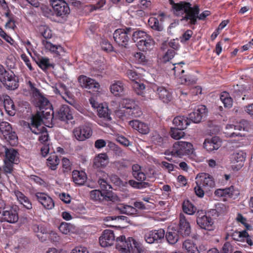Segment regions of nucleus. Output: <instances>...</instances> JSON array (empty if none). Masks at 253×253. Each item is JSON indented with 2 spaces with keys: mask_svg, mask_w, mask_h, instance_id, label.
I'll return each mask as SVG.
<instances>
[{
  "mask_svg": "<svg viewBox=\"0 0 253 253\" xmlns=\"http://www.w3.org/2000/svg\"><path fill=\"white\" fill-rule=\"evenodd\" d=\"M196 184V185L194 187V191L196 195L199 197H203L205 194V191L208 190L205 189L202 185H200L197 183Z\"/></svg>",
  "mask_w": 253,
  "mask_h": 253,
  "instance_id": "63",
  "label": "nucleus"
},
{
  "mask_svg": "<svg viewBox=\"0 0 253 253\" xmlns=\"http://www.w3.org/2000/svg\"><path fill=\"white\" fill-rule=\"evenodd\" d=\"M154 45V41L151 36L148 35L147 38L141 39L136 45L138 48L142 51H146L150 50L153 48Z\"/></svg>",
  "mask_w": 253,
  "mask_h": 253,
  "instance_id": "24",
  "label": "nucleus"
},
{
  "mask_svg": "<svg viewBox=\"0 0 253 253\" xmlns=\"http://www.w3.org/2000/svg\"><path fill=\"white\" fill-rule=\"evenodd\" d=\"M4 138L11 146H15L18 143V137L14 131H11L8 135L4 136Z\"/></svg>",
  "mask_w": 253,
  "mask_h": 253,
  "instance_id": "53",
  "label": "nucleus"
},
{
  "mask_svg": "<svg viewBox=\"0 0 253 253\" xmlns=\"http://www.w3.org/2000/svg\"><path fill=\"white\" fill-rule=\"evenodd\" d=\"M182 248L186 251L187 253H200L197 247L191 240H186L183 242Z\"/></svg>",
  "mask_w": 253,
  "mask_h": 253,
  "instance_id": "35",
  "label": "nucleus"
},
{
  "mask_svg": "<svg viewBox=\"0 0 253 253\" xmlns=\"http://www.w3.org/2000/svg\"><path fill=\"white\" fill-rule=\"evenodd\" d=\"M116 247L121 253H141L144 251L141 243L132 237L126 239L124 235L116 238Z\"/></svg>",
  "mask_w": 253,
  "mask_h": 253,
  "instance_id": "2",
  "label": "nucleus"
},
{
  "mask_svg": "<svg viewBox=\"0 0 253 253\" xmlns=\"http://www.w3.org/2000/svg\"><path fill=\"white\" fill-rule=\"evenodd\" d=\"M134 58L136 62L142 65L146 64L148 62L145 55L140 52L135 53L134 54Z\"/></svg>",
  "mask_w": 253,
  "mask_h": 253,
  "instance_id": "55",
  "label": "nucleus"
},
{
  "mask_svg": "<svg viewBox=\"0 0 253 253\" xmlns=\"http://www.w3.org/2000/svg\"><path fill=\"white\" fill-rule=\"evenodd\" d=\"M183 130L178 127H171L170 132L171 137L175 139H179L183 137L185 133L182 131Z\"/></svg>",
  "mask_w": 253,
  "mask_h": 253,
  "instance_id": "51",
  "label": "nucleus"
},
{
  "mask_svg": "<svg viewBox=\"0 0 253 253\" xmlns=\"http://www.w3.org/2000/svg\"><path fill=\"white\" fill-rule=\"evenodd\" d=\"M78 81L83 88L92 89L93 91L97 90L100 88L99 83L86 76L81 75L79 76Z\"/></svg>",
  "mask_w": 253,
  "mask_h": 253,
  "instance_id": "14",
  "label": "nucleus"
},
{
  "mask_svg": "<svg viewBox=\"0 0 253 253\" xmlns=\"http://www.w3.org/2000/svg\"><path fill=\"white\" fill-rule=\"evenodd\" d=\"M198 216L196 221H199L200 219L202 221H213L219 216L218 212L215 209H212L207 213H204L201 211V212L198 211Z\"/></svg>",
  "mask_w": 253,
  "mask_h": 253,
  "instance_id": "22",
  "label": "nucleus"
},
{
  "mask_svg": "<svg viewBox=\"0 0 253 253\" xmlns=\"http://www.w3.org/2000/svg\"><path fill=\"white\" fill-rule=\"evenodd\" d=\"M64 128H68L75 124L72 111L68 106L64 104Z\"/></svg>",
  "mask_w": 253,
  "mask_h": 253,
  "instance_id": "31",
  "label": "nucleus"
},
{
  "mask_svg": "<svg viewBox=\"0 0 253 253\" xmlns=\"http://www.w3.org/2000/svg\"><path fill=\"white\" fill-rule=\"evenodd\" d=\"M193 145L191 143L179 141L173 144L172 149L169 153L173 156L181 158L191 153Z\"/></svg>",
  "mask_w": 253,
  "mask_h": 253,
  "instance_id": "7",
  "label": "nucleus"
},
{
  "mask_svg": "<svg viewBox=\"0 0 253 253\" xmlns=\"http://www.w3.org/2000/svg\"><path fill=\"white\" fill-rule=\"evenodd\" d=\"M126 113L130 117L132 118L139 117L142 115V112L140 107L135 105L130 110H127L126 111Z\"/></svg>",
  "mask_w": 253,
  "mask_h": 253,
  "instance_id": "50",
  "label": "nucleus"
},
{
  "mask_svg": "<svg viewBox=\"0 0 253 253\" xmlns=\"http://www.w3.org/2000/svg\"><path fill=\"white\" fill-rule=\"evenodd\" d=\"M0 130L4 137L12 131L11 125L6 122H2L0 123Z\"/></svg>",
  "mask_w": 253,
  "mask_h": 253,
  "instance_id": "52",
  "label": "nucleus"
},
{
  "mask_svg": "<svg viewBox=\"0 0 253 253\" xmlns=\"http://www.w3.org/2000/svg\"><path fill=\"white\" fill-rule=\"evenodd\" d=\"M92 131L91 128L84 125L75 128L73 134L76 138L79 141H84L90 137Z\"/></svg>",
  "mask_w": 253,
  "mask_h": 253,
  "instance_id": "12",
  "label": "nucleus"
},
{
  "mask_svg": "<svg viewBox=\"0 0 253 253\" xmlns=\"http://www.w3.org/2000/svg\"><path fill=\"white\" fill-rule=\"evenodd\" d=\"M13 163L4 161V165L1 168L5 175L10 174L13 170Z\"/></svg>",
  "mask_w": 253,
  "mask_h": 253,
  "instance_id": "56",
  "label": "nucleus"
},
{
  "mask_svg": "<svg viewBox=\"0 0 253 253\" xmlns=\"http://www.w3.org/2000/svg\"><path fill=\"white\" fill-rule=\"evenodd\" d=\"M221 101L224 104L226 108H230L232 106V99L230 96L229 94L226 91H223L221 93L220 96Z\"/></svg>",
  "mask_w": 253,
  "mask_h": 253,
  "instance_id": "46",
  "label": "nucleus"
},
{
  "mask_svg": "<svg viewBox=\"0 0 253 253\" xmlns=\"http://www.w3.org/2000/svg\"><path fill=\"white\" fill-rule=\"evenodd\" d=\"M153 90L156 92L159 98L164 103H168L172 99V93L166 87L155 85L153 86Z\"/></svg>",
  "mask_w": 253,
  "mask_h": 253,
  "instance_id": "18",
  "label": "nucleus"
},
{
  "mask_svg": "<svg viewBox=\"0 0 253 253\" xmlns=\"http://www.w3.org/2000/svg\"><path fill=\"white\" fill-rule=\"evenodd\" d=\"M222 144L220 138L218 136H213L206 138L204 142V147L207 151L211 152L219 148Z\"/></svg>",
  "mask_w": 253,
  "mask_h": 253,
  "instance_id": "17",
  "label": "nucleus"
},
{
  "mask_svg": "<svg viewBox=\"0 0 253 253\" xmlns=\"http://www.w3.org/2000/svg\"><path fill=\"white\" fill-rule=\"evenodd\" d=\"M126 75L133 82L136 81L140 78V75L132 70H127L126 72Z\"/></svg>",
  "mask_w": 253,
  "mask_h": 253,
  "instance_id": "61",
  "label": "nucleus"
},
{
  "mask_svg": "<svg viewBox=\"0 0 253 253\" xmlns=\"http://www.w3.org/2000/svg\"><path fill=\"white\" fill-rule=\"evenodd\" d=\"M132 86L135 92L138 95H142L145 88V85L137 81L132 82Z\"/></svg>",
  "mask_w": 253,
  "mask_h": 253,
  "instance_id": "54",
  "label": "nucleus"
},
{
  "mask_svg": "<svg viewBox=\"0 0 253 253\" xmlns=\"http://www.w3.org/2000/svg\"><path fill=\"white\" fill-rule=\"evenodd\" d=\"M33 59L39 67L43 70L48 69L53 66L52 64L50 63L49 58L47 57L37 56L33 58Z\"/></svg>",
  "mask_w": 253,
  "mask_h": 253,
  "instance_id": "33",
  "label": "nucleus"
},
{
  "mask_svg": "<svg viewBox=\"0 0 253 253\" xmlns=\"http://www.w3.org/2000/svg\"><path fill=\"white\" fill-rule=\"evenodd\" d=\"M181 64H184V63L181 62L175 64H169L170 66L172 67V73L176 77H180L185 72L184 70L182 69Z\"/></svg>",
  "mask_w": 253,
  "mask_h": 253,
  "instance_id": "45",
  "label": "nucleus"
},
{
  "mask_svg": "<svg viewBox=\"0 0 253 253\" xmlns=\"http://www.w3.org/2000/svg\"><path fill=\"white\" fill-rule=\"evenodd\" d=\"M246 154L243 151H240L234 153L231 157V163L233 164L238 163L237 166L241 168L244 165V162L246 160Z\"/></svg>",
  "mask_w": 253,
  "mask_h": 253,
  "instance_id": "32",
  "label": "nucleus"
},
{
  "mask_svg": "<svg viewBox=\"0 0 253 253\" xmlns=\"http://www.w3.org/2000/svg\"><path fill=\"white\" fill-rule=\"evenodd\" d=\"M196 183L202 185L205 189L209 190L210 188L214 186L215 182L212 176L209 174L202 173L198 178L196 177Z\"/></svg>",
  "mask_w": 253,
  "mask_h": 253,
  "instance_id": "15",
  "label": "nucleus"
},
{
  "mask_svg": "<svg viewBox=\"0 0 253 253\" xmlns=\"http://www.w3.org/2000/svg\"><path fill=\"white\" fill-rule=\"evenodd\" d=\"M38 97H39L38 104L41 111L45 110H48L50 108H52V106L49 100L44 97L42 94Z\"/></svg>",
  "mask_w": 253,
  "mask_h": 253,
  "instance_id": "39",
  "label": "nucleus"
},
{
  "mask_svg": "<svg viewBox=\"0 0 253 253\" xmlns=\"http://www.w3.org/2000/svg\"><path fill=\"white\" fill-rule=\"evenodd\" d=\"M19 208L13 205L9 208H4L2 215L5 221H18Z\"/></svg>",
  "mask_w": 253,
  "mask_h": 253,
  "instance_id": "16",
  "label": "nucleus"
},
{
  "mask_svg": "<svg viewBox=\"0 0 253 253\" xmlns=\"http://www.w3.org/2000/svg\"><path fill=\"white\" fill-rule=\"evenodd\" d=\"M110 91L115 96H120L124 91V87L123 83L120 81L112 84L110 87Z\"/></svg>",
  "mask_w": 253,
  "mask_h": 253,
  "instance_id": "38",
  "label": "nucleus"
},
{
  "mask_svg": "<svg viewBox=\"0 0 253 253\" xmlns=\"http://www.w3.org/2000/svg\"><path fill=\"white\" fill-rule=\"evenodd\" d=\"M71 253H88V252L86 248L82 246H78L73 249Z\"/></svg>",
  "mask_w": 253,
  "mask_h": 253,
  "instance_id": "64",
  "label": "nucleus"
},
{
  "mask_svg": "<svg viewBox=\"0 0 253 253\" xmlns=\"http://www.w3.org/2000/svg\"><path fill=\"white\" fill-rule=\"evenodd\" d=\"M6 16L8 18V20L5 24L6 27L14 29L16 27L14 16L12 14L10 15L8 13L6 14Z\"/></svg>",
  "mask_w": 253,
  "mask_h": 253,
  "instance_id": "60",
  "label": "nucleus"
},
{
  "mask_svg": "<svg viewBox=\"0 0 253 253\" xmlns=\"http://www.w3.org/2000/svg\"><path fill=\"white\" fill-rule=\"evenodd\" d=\"M3 106L7 114L13 116L15 114V106L12 100L8 95H6L3 99Z\"/></svg>",
  "mask_w": 253,
  "mask_h": 253,
  "instance_id": "29",
  "label": "nucleus"
},
{
  "mask_svg": "<svg viewBox=\"0 0 253 253\" xmlns=\"http://www.w3.org/2000/svg\"><path fill=\"white\" fill-rule=\"evenodd\" d=\"M57 16L62 17L63 13V0H49Z\"/></svg>",
  "mask_w": 253,
  "mask_h": 253,
  "instance_id": "34",
  "label": "nucleus"
},
{
  "mask_svg": "<svg viewBox=\"0 0 253 253\" xmlns=\"http://www.w3.org/2000/svg\"><path fill=\"white\" fill-rule=\"evenodd\" d=\"M60 162V159L55 152L51 153L47 159V165L52 170L57 169V166Z\"/></svg>",
  "mask_w": 253,
  "mask_h": 253,
  "instance_id": "37",
  "label": "nucleus"
},
{
  "mask_svg": "<svg viewBox=\"0 0 253 253\" xmlns=\"http://www.w3.org/2000/svg\"><path fill=\"white\" fill-rule=\"evenodd\" d=\"M169 1L173 14L181 17V21L187 22L190 26L195 25L198 19L204 20L210 14L209 11H205L199 15L200 8L198 4L192 6L190 2L185 1H180L176 3L173 0Z\"/></svg>",
  "mask_w": 253,
  "mask_h": 253,
  "instance_id": "1",
  "label": "nucleus"
},
{
  "mask_svg": "<svg viewBox=\"0 0 253 253\" xmlns=\"http://www.w3.org/2000/svg\"><path fill=\"white\" fill-rule=\"evenodd\" d=\"M116 242L114 231L110 229L104 230L99 238V242L102 247H108L114 245Z\"/></svg>",
  "mask_w": 253,
  "mask_h": 253,
  "instance_id": "11",
  "label": "nucleus"
},
{
  "mask_svg": "<svg viewBox=\"0 0 253 253\" xmlns=\"http://www.w3.org/2000/svg\"><path fill=\"white\" fill-rule=\"evenodd\" d=\"M63 108V107L61 106L59 111L55 113L53 112L52 108H50L48 110H45L41 111V115L38 113L36 115H39L41 117L42 119V125H43V124L52 121L53 119H58L60 121H63V111L62 110Z\"/></svg>",
  "mask_w": 253,
  "mask_h": 253,
  "instance_id": "9",
  "label": "nucleus"
},
{
  "mask_svg": "<svg viewBox=\"0 0 253 253\" xmlns=\"http://www.w3.org/2000/svg\"><path fill=\"white\" fill-rule=\"evenodd\" d=\"M101 48L106 52H111L113 51L114 47L112 44L107 40H102L100 43Z\"/></svg>",
  "mask_w": 253,
  "mask_h": 253,
  "instance_id": "58",
  "label": "nucleus"
},
{
  "mask_svg": "<svg viewBox=\"0 0 253 253\" xmlns=\"http://www.w3.org/2000/svg\"><path fill=\"white\" fill-rule=\"evenodd\" d=\"M123 220L126 221H129L127 219V217L126 216L124 215H113V216H108L105 217L104 219V221H111L112 220Z\"/></svg>",
  "mask_w": 253,
  "mask_h": 253,
  "instance_id": "59",
  "label": "nucleus"
},
{
  "mask_svg": "<svg viewBox=\"0 0 253 253\" xmlns=\"http://www.w3.org/2000/svg\"><path fill=\"white\" fill-rule=\"evenodd\" d=\"M202 229L207 231H212L215 229L214 222H197Z\"/></svg>",
  "mask_w": 253,
  "mask_h": 253,
  "instance_id": "57",
  "label": "nucleus"
},
{
  "mask_svg": "<svg viewBox=\"0 0 253 253\" xmlns=\"http://www.w3.org/2000/svg\"><path fill=\"white\" fill-rule=\"evenodd\" d=\"M178 232L182 236H188L191 233V227L189 222H179Z\"/></svg>",
  "mask_w": 253,
  "mask_h": 253,
  "instance_id": "42",
  "label": "nucleus"
},
{
  "mask_svg": "<svg viewBox=\"0 0 253 253\" xmlns=\"http://www.w3.org/2000/svg\"><path fill=\"white\" fill-rule=\"evenodd\" d=\"M231 236L234 240L237 241H244L246 238L249 237L246 230L242 231H235L231 233Z\"/></svg>",
  "mask_w": 253,
  "mask_h": 253,
  "instance_id": "44",
  "label": "nucleus"
},
{
  "mask_svg": "<svg viewBox=\"0 0 253 253\" xmlns=\"http://www.w3.org/2000/svg\"><path fill=\"white\" fill-rule=\"evenodd\" d=\"M149 26L153 30L157 31H162L163 30V26L159 23L158 19L154 17H150L148 20Z\"/></svg>",
  "mask_w": 253,
  "mask_h": 253,
  "instance_id": "43",
  "label": "nucleus"
},
{
  "mask_svg": "<svg viewBox=\"0 0 253 253\" xmlns=\"http://www.w3.org/2000/svg\"><path fill=\"white\" fill-rule=\"evenodd\" d=\"M18 153L13 148L5 149V158L4 161L12 163L13 164H17L18 161Z\"/></svg>",
  "mask_w": 253,
  "mask_h": 253,
  "instance_id": "27",
  "label": "nucleus"
},
{
  "mask_svg": "<svg viewBox=\"0 0 253 253\" xmlns=\"http://www.w3.org/2000/svg\"><path fill=\"white\" fill-rule=\"evenodd\" d=\"M118 209L120 210L121 212L130 215L136 214L137 211V210L135 208L124 204L119 205L118 206Z\"/></svg>",
  "mask_w": 253,
  "mask_h": 253,
  "instance_id": "40",
  "label": "nucleus"
},
{
  "mask_svg": "<svg viewBox=\"0 0 253 253\" xmlns=\"http://www.w3.org/2000/svg\"><path fill=\"white\" fill-rule=\"evenodd\" d=\"M132 31V29L130 27L118 29L113 34L114 39L118 45L127 48Z\"/></svg>",
  "mask_w": 253,
  "mask_h": 253,
  "instance_id": "6",
  "label": "nucleus"
},
{
  "mask_svg": "<svg viewBox=\"0 0 253 253\" xmlns=\"http://www.w3.org/2000/svg\"><path fill=\"white\" fill-rule=\"evenodd\" d=\"M38 201L47 210L52 209L54 206V203L51 197L44 193L38 192L35 195Z\"/></svg>",
  "mask_w": 253,
  "mask_h": 253,
  "instance_id": "19",
  "label": "nucleus"
},
{
  "mask_svg": "<svg viewBox=\"0 0 253 253\" xmlns=\"http://www.w3.org/2000/svg\"><path fill=\"white\" fill-rule=\"evenodd\" d=\"M178 232V231L174 230L169 231L167 233L166 238L170 244H174L178 241L179 238Z\"/></svg>",
  "mask_w": 253,
  "mask_h": 253,
  "instance_id": "47",
  "label": "nucleus"
},
{
  "mask_svg": "<svg viewBox=\"0 0 253 253\" xmlns=\"http://www.w3.org/2000/svg\"><path fill=\"white\" fill-rule=\"evenodd\" d=\"M73 181L77 185H82L87 179L86 173L83 171L74 170L72 172Z\"/></svg>",
  "mask_w": 253,
  "mask_h": 253,
  "instance_id": "30",
  "label": "nucleus"
},
{
  "mask_svg": "<svg viewBox=\"0 0 253 253\" xmlns=\"http://www.w3.org/2000/svg\"><path fill=\"white\" fill-rule=\"evenodd\" d=\"M208 110L205 105H198L194 111L189 114V120L194 123H199L207 115Z\"/></svg>",
  "mask_w": 253,
  "mask_h": 253,
  "instance_id": "10",
  "label": "nucleus"
},
{
  "mask_svg": "<svg viewBox=\"0 0 253 253\" xmlns=\"http://www.w3.org/2000/svg\"><path fill=\"white\" fill-rule=\"evenodd\" d=\"M14 192L18 202L26 209L28 210L32 209V204L27 197L19 190H15Z\"/></svg>",
  "mask_w": 253,
  "mask_h": 253,
  "instance_id": "26",
  "label": "nucleus"
},
{
  "mask_svg": "<svg viewBox=\"0 0 253 253\" xmlns=\"http://www.w3.org/2000/svg\"><path fill=\"white\" fill-rule=\"evenodd\" d=\"M39 32L44 40L42 41V45L45 48L52 53L57 55H59L60 51L62 49V47L59 45L53 44L50 42L47 41V39H50L52 37V32L51 30L46 25H41L39 28Z\"/></svg>",
  "mask_w": 253,
  "mask_h": 253,
  "instance_id": "4",
  "label": "nucleus"
},
{
  "mask_svg": "<svg viewBox=\"0 0 253 253\" xmlns=\"http://www.w3.org/2000/svg\"><path fill=\"white\" fill-rule=\"evenodd\" d=\"M214 193L216 197L222 198L224 201H226L228 198L233 200L237 199L240 194V191L237 187L231 185L224 189H217Z\"/></svg>",
  "mask_w": 253,
  "mask_h": 253,
  "instance_id": "8",
  "label": "nucleus"
},
{
  "mask_svg": "<svg viewBox=\"0 0 253 253\" xmlns=\"http://www.w3.org/2000/svg\"><path fill=\"white\" fill-rule=\"evenodd\" d=\"M97 114L99 117L103 118L107 121H110L111 120L108 106H105L102 104H100L97 107Z\"/></svg>",
  "mask_w": 253,
  "mask_h": 253,
  "instance_id": "36",
  "label": "nucleus"
},
{
  "mask_svg": "<svg viewBox=\"0 0 253 253\" xmlns=\"http://www.w3.org/2000/svg\"><path fill=\"white\" fill-rule=\"evenodd\" d=\"M173 124L176 127L184 129L190 124V121L187 117L183 116H178L174 118Z\"/></svg>",
  "mask_w": 253,
  "mask_h": 253,
  "instance_id": "28",
  "label": "nucleus"
},
{
  "mask_svg": "<svg viewBox=\"0 0 253 253\" xmlns=\"http://www.w3.org/2000/svg\"><path fill=\"white\" fill-rule=\"evenodd\" d=\"M96 176L98 177V182L102 190L108 191L112 188V186L108 182L107 174L103 170H98L96 172Z\"/></svg>",
  "mask_w": 253,
  "mask_h": 253,
  "instance_id": "21",
  "label": "nucleus"
},
{
  "mask_svg": "<svg viewBox=\"0 0 253 253\" xmlns=\"http://www.w3.org/2000/svg\"><path fill=\"white\" fill-rule=\"evenodd\" d=\"M128 183L129 184L130 186H131L132 187L138 189H141L147 187H149L150 186V184L149 183L147 182H137L134 180H129L128 181Z\"/></svg>",
  "mask_w": 253,
  "mask_h": 253,
  "instance_id": "49",
  "label": "nucleus"
},
{
  "mask_svg": "<svg viewBox=\"0 0 253 253\" xmlns=\"http://www.w3.org/2000/svg\"><path fill=\"white\" fill-rule=\"evenodd\" d=\"M193 34V32L191 30H187L180 37V42L182 43L186 42L190 40Z\"/></svg>",
  "mask_w": 253,
  "mask_h": 253,
  "instance_id": "62",
  "label": "nucleus"
},
{
  "mask_svg": "<svg viewBox=\"0 0 253 253\" xmlns=\"http://www.w3.org/2000/svg\"><path fill=\"white\" fill-rule=\"evenodd\" d=\"M182 210L185 213L192 215L196 211L197 209L189 200H184L182 204Z\"/></svg>",
  "mask_w": 253,
  "mask_h": 253,
  "instance_id": "41",
  "label": "nucleus"
},
{
  "mask_svg": "<svg viewBox=\"0 0 253 253\" xmlns=\"http://www.w3.org/2000/svg\"><path fill=\"white\" fill-rule=\"evenodd\" d=\"M111 193L109 192L102 193L99 190H93L90 192V199L94 202H101L104 200H111Z\"/></svg>",
  "mask_w": 253,
  "mask_h": 253,
  "instance_id": "20",
  "label": "nucleus"
},
{
  "mask_svg": "<svg viewBox=\"0 0 253 253\" xmlns=\"http://www.w3.org/2000/svg\"><path fill=\"white\" fill-rule=\"evenodd\" d=\"M0 81L10 90H14L19 86L18 81L13 72L6 70L1 65H0Z\"/></svg>",
  "mask_w": 253,
  "mask_h": 253,
  "instance_id": "5",
  "label": "nucleus"
},
{
  "mask_svg": "<svg viewBox=\"0 0 253 253\" xmlns=\"http://www.w3.org/2000/svg\"><path fill=\"white\" fill-rule=\"evenodd\" d=\"M132 35V39L134 42H137L141 40V39H144L145 38H147V36L148 35L146 32L141 30H137L135 31H133V29H132V31L131 33Z\"/></svg>",
  "mask_w": 253,
  "mask_h": 253,
  "instance_id": "48",
  "label": "nucleus"
},
{
  "mask_svg": "<svg viewBox=\"0 0 253 253\" xmlns=\"http://www.w3.org/2000/svg\"><path fill=\"white\" fill-rule=\"evenodd\" d=\"M165 234V230L163 229L154 230L145 234L144 239L146 242L149 244L158 243L164 238Z\"/></svg>",
  "mask_w": 253,
  "mask_h": 253,
  "instance_id": "13",
  "label": "nucleus"
},
{
  "mask_svg": "<svg viewBox=\"0 0 253 253\" xmlns=\"http://www.w3.org/2000/svg\"><path fill=\"white\" fill-rule=\"evenodd\" d=\"M42 119L39 115L33 116L31 123L28 124L30 130L35 134H41L39 140L41 143H46L48 140V134L46 127L42 125Z\"/></svg>",
  "mask_w": 253,
  "mask_h": 253,
  "instance_id": "3",
  "label": "nucleus"
},
{
  "mask_svg": "<svg viewBox=\"0 0 253 253\" xmlns=\"http://www.w3.org/2000/svg\"><path fill=\"white\" fill-rule=\"evenodd\" d=\"M108 160L109 158L106 153L99 154L94 158L93 168L100 170V169L104 168L107 165Z\"/></svg>",
  "mask_w": 253,
  "mask_h": 253,
  "instance_id": "23",
  "label": "nucleus"
},
{
  "mask_svg": "<svg viewBox=\"0 0 253 253\" xmlns=\"http://www.w3.org/2000/svg\"><path fill=\"white\" fill-rule=\"evenodd\" d=\"M130 126L134 129L137 130L142 134H147L149 131V128L148 125L138 120H132L129 121Z\"/></svg>",
  "mask_w": 253,
  "mask_h": 253,
  "instance_id": "25",
  "label": "nucleus"
}]
</instances>
